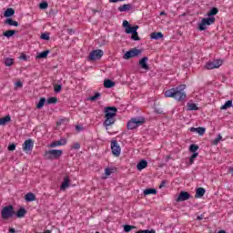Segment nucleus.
<instances>
[{"label": "nucleus", "instance_id": "f257e3e1", "mask_svg": "<svg viewBox=\"0 0 233 233\" xmlns=\"http://www.w3.org/2000/svg\"><path fill=\"white\" fill-rule=\"evenodd\" d=\"M185 88H187L186 85H179L177 87H173L171 89H167L165 91V97H172L176 101L183 103L187 99V93L185 92Z\"/></svg>", "mask_w": 233, "mask_h": 233}, {"label": "nucleus", "instance_id": "f03ea898", "mask_svg": "<svg viewBox=\"0 0 233 233\" xmlns=\"http://www.w3.org/2000/svg\"><path fill=\"white\" fill-rule=\"evenodd\" d=\"M105 112V121L104 126L112 127L116 123V116H117V107L107 106L104 109Z\"/></svg>", "mask_w": 233, "mask_h": 233}, {"label": "nucleus", "instance_id": "7ed1b4c3", "mask_svg": "<svg viewBox=\"0 0 233 233\" xmlns=\"http://www.w3.org/2000/svg\"><path fill=\"white\" fill-rule=\"evenodd\" d=\"M218 8L217 7H213L208 13V18H203L201 23L198 24V30H200V32H203V30H207V26H210V25H214V23L216 22V17L212 16V15H218Z\"/></svg>", "mask_w": 233, "mask_h": 233}, {"label": "nucleus", "instance_id": "20e7f679", "mask_svg": "<svg viewBox=\"0 0 233 233\" xmlns=\"http://www.w3.org/2000/svg\"><path fill=\"white\" fill-rule=\"evenodd\" d=\"M144 123L145 118L143 116L133 117L127 122V130H134L137 128V127H141Z\"/></svg>", "mask_w": 233, "mask_h": 233}, {"label": "nucleus", "instance_id": "39448f33", "mask_svg": "<svg viewBox=\"0 0 233 233\" xmlns=\"http://www.w3.org/2000/svg\"><path fill=\"white\" fill-rule=\"evenodd\" d=\"M2 218L10 219V218H14L15 216V210H14V206L9 205L5 206L1 210Z\"/></svg>", "mask_w": 233, "mask_h": 233}, {"label": "nucleus", "instance_id": "423d86ee", "mask_svg": "<svg viewBox=\"0 0 233 233\" xmlns=\"http://www.w3.org/2000/svg\"><path fill=\"white\" fill-rule=\"evenodd\" d=\"M63 156V150L61 149H51L46 151L44 154L45 159H57V157H61Z\"/></svg>", "mask_w": 233, "mask_h": 233}, {"label": "nucleus", "instance_id": "0eeeda50", "mask_svg": "<svg viewBox=\"0 0 233 233\" xmlns=\"http://www.w3.org/2000/svg\"><path fill=\"white\" fill-rule=\"evenodd\" d=\"M139 54H141V49L132 48L124 54L123 59H132V57H137Z\"/></svg>", "mask_w": 233, "mask_h": 233}, {"label": "nucleus", "instance_id": "6e6552de", "mask_svg": "<svg viewBox=\"0 0 233 233\" xmlns=\"http://www.w3.org/2000/svg\"><path fill=\"white\" fill-rule=\"evenodd\" d=\"M104 54H105V52H103V50H101V49L93 50L89 54V60L90 61H97V60L101 59V56H104Z\"/></svg>", "mask_w": 233, "mask_h": 233}, {"label": "nucleus", "instance_id": "1a4fd4ad", "mask_svg": "<svg viewBox=\"0 0 233 233\" xmlns=\"http://www.w3.org/2000/svg\"><path fill=\"white\" fill-rule=\"evenodd\" d=\"M22 148L24 152H25V154H28V152H32V150L34 149V140H32V138L25 140L23 144Z\"/></svg>", "mask_w": 233, "mask_h": 233}, {"label": "nucleus", "instance_id": "9d476101", "mask_svg": "<svg viewBox=\"0 0 233 233\" xmlns=\"http://www.w3.org/2000/svg\"><path fill=\"white\" fill-rule=\"evenodd\" d=\"M223 65V61L221 60H213L209 61L206 64V68L208 70H214V68H219Z\"/></svg>", "mask_w": 233, "mask_h": 233}, {"label": "nucleus", "instance_id": "9b49d317", "mask_svg": "<svg viewBox=\"0 0 233 233\" xmlns=\"http://www.w3.org/2000/svg\"><path fill=\"white\" fill-rule=\"evenodd\" d=\"M111 150L112 154L116 156V157H119L121 156V147H119V144L117 141H112L111 142Z\"/></svg>", "mask_w": 233, "mask_h": 233}, {"label": "nucleus", "instance_id": "f8f14e48", "mask_svg": "<svg viewBox=\"0 0 233 233\" xmlns=\"http://www.w3.org/2000/svg\"><path fill=\"white\" fill-rule=\"evenodd\" d=\"M188 199H190V194L187 191H181L177 198V201H188Z\"/></svg>", "mask_w": 233, "mask_h": 233}, {"label": "nucleus", "instance_id": "ddd939ff", "mask_svg": "<svg viewBox=\"0 0 233 233\" xmlns=\"http://www.w3.org/2000/svg\"><path fill=\"white\" fill-rule=\"evenodd\" d=\"M67 141L66 138H61L58 141L52 142L49 147L50 148H56V147H65L66 145Z\"/></svg>", "mask_w": 233, "mask_h": 233}, {"label": "nucleus", "instance_id": "4468645a", "mask_svg": "<svg viewBox=\"0 0 233 233\" xmlns=\"http://www.w3.org/2000/svg\"><path fill=\"white\" fill-rule=\"evenodd\" d=\"M147 61H148V57L145 56L141 60H139L138 65H140L141 68L143 70H148V64H147Z\"/></svg>", "mask_w": 233, "mask_h": 233}, {"label": "nucleus", "instance_id": "2eb2a0df", "mask_svg": "<svg viewBox=\"0 0 233 233\" xmlns=\"http://www.w3.org/2000/svg\"><path fill=\"white\" fill-rule=\"evenodd\" d=\"M147 167H148V162L145 159L140 160L137 165V170H144V168H147Z\"/></svg>", "mask_w": 233, "mask_h": 233}, {"label": "nucleus", "instance_id": "dca6fc26", "mask_svg": "<svg viewBox=\"0 0 233 233\" xmlns=\"http://www.w3.org/2000/svg\"><path fill=\"white\" fill-rule=\"evenodd\" d=\"M68 187H70V178L68 177H66L62 185L60 186V190L65 191V189L68 188Z\"/></svg>", "mask_w": 233, "mask_h": 233}, {"label": "nucleus", "instance_id": "f3484780", "mask_svg": "<svg viewBox=\"0 0 233 233\" xmlns=\"http://www.w3.org/2000/svg\"><path fill=\"white\" fill-rule=\"evenodd\" d=\"M157 194V190L156 188H147L144 190V196H156Z\"/></svg>", "mask_w": 233, "mask_h": 233}, {"label": "nucleus", "instance_id": "a211bd4d", "mask_svg": "<svg viewBox=\"0 0 233 233\" xmlns=\"http://www.w3.org/2000/svg\"><path fill=\"white\" fill-rule=\"evenodd\" d=\"M205 192H207V190L203 187L197 188L195 198H203L205 196Z\"/></svg>", "mask_w": 233, "mask_h": 233}, {"label": "nucleus", "instance_id": "6ab92c4d", "mask_svg": "<svg viewBox=\"0 0 233 233\" xmlns=\"http://www.w3.org/2000/svg\"><path fill=\"white\" fill-rule=\"evenodd\" d=\"M104 86L105 88H113V86H116V83L110 79H106L104 81Z\"/></svg>", "mask_w": 233, "mask_h": 233}, {"label": "nucleus", "instance_id": "aec40b11", "mask_svg": "<svg viewBox=\"0 0 233 233\" xmlns=\"http://www.w3.org/2000/svg\"><path fill=\"white\" fill-rule=\"evenodd\" d=\"M138 28H139L138 25H135V26L130 25L126 29V34H136Z\"/></svg>", "mask_w": 233, "mask_h": 233}, {"label": "nucleus", "instance_id": "412c9836", "mask_svg": "<svg viewBox=\"0 0 233 233\" xmlns=\"http://www.w3.org/2000/svg\"><path fill=\"white\" fill-rule=\"evenodd\" d=\"M11 120L12 118L10 116H5V117L0 118V126L5 127V125H6V123H10Z\"/></svg>", "mask_w": 233, "mask_h": 233}, {"label": "nucleus", "instance_id": "4be33fe9", "mask_svg": "<svg viewBox=\"0 0 233 233\" xmlns=\"http://www.w3.org/2000/svg\"><path fill=\"white\" fill-rule=\"evenodd\" d=\"M48 54H50L49 50L43 51L36 56V59H46L48 57Z\"/></svg>", "mask_w": 233, "mask_h": 233}, {"label": "nucleus", "instance_id": "5701e85b", "mask_svg": "<svg viewBox=\"0 0 233 233\" xmlns=\"http://www.w3.org/2000/svg\"><path fill=\"white\" fill-rule=\"evenodd\" d=\"M132 8V5L130 4H126L123 5H120L118 7L119 12H127V10H130Z\"/></svg>", "mask_w": 233, "mask_h": 233}, {"label": "nucleus", "instance_id": "b1692460", "mask_svg": "<svg viewBox=\"0 0 233 233\" xmlns=\"http://www.w3.org/2000/svg\"><path fill=\"white\" fill-rule=\"evenodd\" d=\"M5 24L9 25V26H19V23L12 18H7Z\"/></svg>", "mask_w": 233, "mask_h": 233}, {"label": "nucleus", "instance_id": "393cba45", "mask_svg": "<svg viewBox=\"0 0 233 233\" xmlns=\"http://www.w3.org/2000/svg\"><path fill=\"white\" fill-rule=\"evenodd\" d=\"M15 14V11L12 8H8L5 11L4 16L5 17H12Z\"/></svg>", "mask_w": 233, "mask_h": 233}, {"label": "nucleus", "instance_id": "a878e982", "mask_svg": "<svg viewBox=\"0 0 233 233\" xmlns=\"http://www.w3.org/2000/svg\"><path fill=\"white\" fill-rule=\"evenodd\" d=\"M25 199L28 202L35 201V195H34V193H27Z\"/></svg>", "mask_w": 233, "mask_h": 233}, {"label": "nucleus", "instance_id": "bb28decb", "mask_svg": "<svg viewBox=\"0 0 233 233\" xmlns=\"http://www.w3.org/2000/svg\"><path fill=\"white\" fill-rule=\"evenodd\" d=\"M151 39H155V40H157V39H163V34L161 32H154L151 34Z\"/></svg>", "mask_w": 233, "mask_h": 233}, {"label": "nucleus", "instance_id": "cd10ccee", "mask_svg": "<svg viewBox=\"0 0 233 233\" xmlns=\"http://www.w3.org/2000/svg\"><path fill=\"white\" fill-rule=\"evenodd\" d=\"M232 106V100H228L221 107L220 110H228Z\"/></svg>", "mask_w": 233, "mask_h": 233}, {"label": "nucleus", "instance_id": "c85d7f7f", "mask_svg": "<svg viewBox=\"0 0 233 233\" xmlns=\"http://www.w3.org/2000/svg\"><path fill=\"white\" fill-rule=\"evenodd\" d=\"M25 214H26V209H25V208H21L16 212V218H25Z\"/></svg>", "mask_w": 233, "mask_h": 233}, {"label": "nucleus", "instance_id": "c756f323", "mask_svg": "<svg viewBox=\"0 0 233 233\" xmlns=\"http://www.w3.org/2000/svg\"><path fill=\"white\" fill-rule=\"evenodd\" d=\"M3 35H5V37L10 38L12 37V35H15V30H8L4 32Z\"/></svg>", "mask_w": 233, "mask_h": 233}, {"label": "nucleus", "instance_id": "7c9ffc66", "mask_svg": "<svg viewBox=\"0 0 233 233\" xmlns=\"http://www.w3.org/2000/svg\"><path fill=\"white\" fill-rule=\"evenodd\" d=\"M46 103V98L45 97L40 98L38 104L36 105V108H43Z\"/></svg>", "mask_w": 233, "mask_h": 233}, {"label": "nucleus", "instance_id": "2f4dec72", "mask_svg": "<svg viewBox=\"0 0 233 233\" xmlns=\"http://www.w3.org/2000/svg\"><path fill=\"white\" fill-rule=\"evenodd\" d=\"M187 110H199V107L195 103H187Z\"/></svg>", "mask_w": 233, "mask_h": 233}, {"label": "nucleus", "instance_id": "473e14b6", "mask_svg": "<svg viewBox=\"0 0 233 233\" xmlns=\"http://www.w3.org/2000/svg\"><path fill=\"white\" fill-rule=\"evenodd\" d=\"M189 150L191 152H193V154H197L196 152H198V150H199V147L198 145H195V144H192L190 147H189Z\"/></svg>", "mask_w": 233, "mask_h": 233}, {"label": "nucleus", "instance_id": "72a5a7b5", "mask_svg": "<svg viewBox=\"0 0 233 233\" xmlns=\"http://www.w3.org/2000/svg\"><path fill=\"white\" fill-rule=\"evenodd\" d=\"M40 38L44 41H50V33H43Z\"/></svg>", "mask_w": 233, "mask_h": 233}, {"label": "nucleus", "instance_id": "f704fd0d", "mask_svg": "<svg viewBox=\"0 0 233 233\" xmlns=\"http://www.w3.org/2000/svg\"><path fill=\"white\" fill-rule=\"evenodd\" d=\"M199 156V153H194L190 157H189V162L188 165H194V159Z\"/></svg>", "mask_w": 233, "mask_h": 233}, {"label": "nucleus", "instance_id": "c9c22d12", "mask_svg": "<svg viewBox=\"0 0 233 233\" xmlns=\"http://www.w3.org/2000/svg\"><path fill=\"white\" fill-rule=\"evenodd\" d=\"M101 97V93H96L95 96L89 97V101H97Z\"/></svg>", "mask_w": 233, "mask_h": 233}, {"label": "nucleus", "instance_id": "e433bc0d", "mask_svg": "<svg viewBox=\"0 0 233 233\" xmlns=\"http://www.w3.org/2000/svg\"><path fill=\"white\" fill-rule=\"evenodd\" d=\"M205 132H207L205 127H197V134H198V136H203Z\"/></svg>", "mask_w": 233, "mask_h": 233}, {"label": "nucleus", "instance_id": "4c0bfd02", "mask_svg": "<svg viewBox=\"0 0 233 233\" xmlns=\"http://www.w3.org/2000/svg\"><path fill=\"white\" fill-rule=\"evenodd\" d=\"M56 103H57L56 97H49L47 99V105H56Z\"/></svg>", "mask_w": 233, "mask_h": 233}, {"label": "nucleus", "instance_id": "58836bf2", "mask_svg": "<svg viewBox=\"0 0 233 233\" xmlns=\"http://www.w3.org/2000/svg\"><path fill=\"white\" fill-rule=\"evenodd\" d=\"M134 228H136V226H130V225L124 226L125 232H130V230H134Z\"/></svg>", "mask_w": 233, "mask_h": 233}, {"label": "nucleus", "instance_id": "ea45409f", "mask_svg": "<svg viewBox=\"0 0 233 233\" xmlns=\"http://www.w3.org/2000/svg\"><path fill=\"white\" fill-rule=\"evenodd\" d=\"M221 139H223V137H221V135H218V137L212 141V145H218Z\"/></svg>", "mask_w": 233, "mask_h": 233}, {"label": "nucleus", "instance_id": "a19ab883", "mask_svg": "<svg viewBox=\"0 0 233 233\" xmlns=\"http://www.w3.org/2000/svg\"><path fill=\"white\" fill-rule=\"evenodd\" d=\"M39 8L41 10H46V8H48V3L46 2H42L40 5H39Z\"/></svg>", "mask_w": 233, "mask_h": 233}, {"label": "nucleus", "instance_id": "79ce46f5", "mask_svg": "<svg viewBox=\"0 0 233 233\" xmlns=\"http://www.w3.org/2000/svg\"><path fill=\"white\" fill-rule=\"evenodd\" d=\"M14 65V59L6 58L5 59V66H12Z\"/></svg>", "mask_w": 233, "mask_h": 233}, {"label": "nucleus", "instance_id": "37998d69", "mask_svg": "<svg viewBox=\"0 0 233 233\" xmlns=\"http://www.w3.org/2000/svg\"><path fill=\"white\" fill-rule=\"evenodd\" d=\"M105 174L106 176H111L112 174H114V168L106 167L105 170Z\"/></svg>", "mask_w": 233, "mask_h": 233}, {"label": "nucleus", "instance_id": "c03bdc74", "mask_svg": "<svg viewBox=\"0 0 233 233\" xmlns=\"http://www.w3.org/2000/svg\"><path fill=\"white\" fill-rule=\"evenodd\" d=\"M61 88H63V86L61 85H56L54 86V90H55L56 94H59V92H61Z\"/></svg>", "mask_w": 233, "mask_h": 233}, {"label": "nucleus", "instance_id": "a18cd8bd", "mask_svg": "<svg viewBox=\"0 0 233 233\" xmlns=\"http://www.w3.org/2000/svg\"><path fill=\"white\" fill-rule=\"evenodd\" d=\"M71 148H73L74 150H79V148H81V145L76 142L71 146Z\"/></svg>", "mask_w": 233, "mask_h": 233}, {"label": "nucleus", "instance_id": "49530a36", "mask_svg": "<svg viewBox=\"0 0 233 233\" xmlns=\"http://www.w3.org/2000/svg\"><path fill=\"white\" fill-rule=\"evenodd\" d=\"M131 39H133V41H139V35L137 34V31L135 34H132Z\"/></svg>", "mask_w": 233, "mask_h": 233}, {"label": "nucleus", "instance_id": "de8ad7c7", "mask_svg": "<svg viewBox=\"0 0 233 233\" xmlns=\"http://www.w3.org/2000/svg\"><path fill=\"white\" fill-rule=\"evenodd\" d=\"M7 148L10 152H13V150H15V144L9 145Z\"/></svg>", "mask_w": 233, "mask_h": 233}, {"label": "nucleus", "instance_id": "09e8293b", "mask_svg": "<svg viewBox=\"0 0 233 233\" xmlns=\"http://www.w3.org/2000/svg\"><path fill=\"white\" fill-rule=\"evenodd\" d=\"M123 26H124V28H126V30H127V28H129L130 24L128 23V21L125 20V21L123 22Z\"/></svg>", "mask_w": 233, "mask_h": 233}, {"label": "nucleus", "instance_id": "8fccbe9b", "mask_svg": "<svg viewBox=\"0 0 233 233\" xmlns=\"http://www.w3.org/2000/svg\"><path fill=\"white\" fill-rule=\"evenodd\" d=\"M15 86L17 87V88H22V86H23V82H21V81H17V82H15Z\"/></svg>", "mask_w": 233, "mask_h": 233}, {"label": "nucleus", "instance_id": "3c124183", "mask_svg": "<svg viewBox=\"0 0 233 233\" xmlns=\"http://www.w3.org/2000/svg\"><path fill=\"white\" fill-rule=\"evenodd\" d=\"M165 185H167V180H163L159 186V188H163V187H165Z\"/></svg>", "mask_w": 233, "mask_h": 233}, {"label": "nucleus", "instance_id": "603ef678", "mask_svg": "<svg viewBox=\"0 0 233 233\" xmlns=\"http://www.w3.org/2000/svg\"><path fill=\"white\" fill-rule=\"evenodd\" d=\"M205 218V215H200L197 217L198 221H201V219Z\"/></svg>", "mask_w": 233, "mask_h": 233}, {"label": "nucleus", "instance_id": "864d4df0", "mask_svg": "<svg viewBox=\"0 0 233 233\" xmlns=\"http://www.w3.org/2000/svg\"><path fill=\"white\" fill-rule=\"evenodd\" d=\"M120 1H125V0H109V3H119Z\"/></svg>", "mask_w": 233, "mask_h": 233}, {"label": "nucleus", "instance_id": "5fc2aeb1", "mask_svg": "<svg viewBox=\"0 0 233 233\" xmlns=\"http://www.w3.org/2000/svg\"><path fill=\"white\" fill-rule=\"evenodd\" d=\"M190 132H198V127H191Z\"/></svg>", "mask_w": 233, "mask_h": 233}, {"label": "nucleus", "instance_id": "6e6d98bb", "mask_svg": "<svg viewBox=\"0 0 233 233\" xmlns=\"http://www.w3.org/2000/svg\"><path fill=\"white\" fill-rule=\"evenodd\" d=\"M9 232H11V233H15V229L10 228V229H9Z\"/></svg>", "mask_w": 233, "mask_h": 233}, {"label": "nucleus", "instance_id": "4d7b16f0", "mask_svg": "<svg viewBox=\"0 0 233 233\" xmlns=\"http://www.w3.org/2000/svg\"><path fill=\"white\" fill-rule=\"evenodd\" d=\"M160 15H167V13L165 11L160 12Z\"/></svg>", "mask_w": 233, "mask_h": 233}, {"label": "nucleus", "instance_id": "13d9d810", "mask_svg": "<svg viewBox=\"0 0 233 233\" xmlns=\"http://www.w3.org/2000/svg\"><path fill=\"white\" fill-rule=\"evenodd\" d=\"M42 233H52V231H50V230H46V231H44V232H42Z\"/></svg>", "mask_w": 233, "mask_h": 233}, {"label": "nucleus", "instance_id": "bf43d9fd", "mask_svg": "<svg viewBox=\"0 0 233 233\" xmlns=\"http://www.w3.org/2000/svg\"><path fill=\"white\" fill-rule=\"evenodd\" d=\"M21 59H26V56H22L21 57H20Z\"/></svg>", "mask_w": 233, "mask_h": 233}, {"label": "nucleus", "instance_id": "052dcab7", "mask_svg": "<svg viewBox=\"0 0 233 233\" xmlns=\"http://www.w3.org/2000/svg\"><path fill=\"white\" fill-rule=\"evenodd\" d=\"M76 130H81V127H79V126H76Z\"/></svg>", "mask_w": 233, "mask_h": 233}, {"label": "nucleus", "instance_id": "680f3d73", "mask_svg": "<svg viewBox=\"0 0 233 233\" xmlns=\"http://www.w3.org/2000/svg\"><path fill=\"white\" fill-rule=\"evenodd\" d=\"M218 233H226L225 230H220Z\"/></svg>", "mask_w": 233, "mask_h": 233}, {"label": "nucleus", "instance_id": "e2e57ef3", "mask_svg": "<svg viewBox=\"0 0 233 233\" xmlns=\"http://www.w3.org/2000/svg\"><path fill=\"white\" fill-rule=\"evenodd\" d=\"M96 233H99V231H96Z\"/></svg>", "mask_w": 233, "mask_h": 233}]
</instances>
